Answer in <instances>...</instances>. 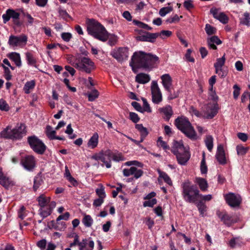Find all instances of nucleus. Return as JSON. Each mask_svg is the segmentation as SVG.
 Listing matches in <instances>:
<instances>
[{"mask_svg": "<svg viewBox=\"0 0 250 250\" xmlns=\"http://www.w3.org/2000/svg\"><path fill=\"white\" fill-rule=\"evenodd\" d=\"M226 61L225 55L221 58L216 60V62L214 64L215 68V73L218 75H221L220 72H222V67L224 65Z\"/></svg>", "mask_w": 250, "mask_h": 250, "instance_id": "obj_25", "label": "nucleus"}, {"mask_svg": "<svg viewBox=\"0 0 250 250\" xmlns=\"http://www.w3.org/2000/svg\"><path fill=\"white\" fill-rule=\"evenodd\" d=\"M244 19L241 20V23L250 26V14L248 12H246L244 14Z\"/></svg>", "mask_w": 250, "mask_h": 250, "instance_id": "obj_53", "label": "nucleus"}, {"mask_svg": "<svg viewBox=\"0 0 250 250\" xmlns=\"http://www.w3.org/2000/svg\"><path fill=\"white\" fill-rule=\"evenodd\" d=\"M242 242L240 241L239 238H234L231 239L229 241V246L231 248H234L236 245L240 246Z\"/></svg>", "mask_w": 250, "mask_h": 250, "instance_id": "obj_52", "label": "nucleus"}, {"mask_svg": "<svg viewBox=\"0 0 250 250\" xmlns=\"http://www.w3.org/2000/svg\"><path fill=\"white\" fill-rule=\"evenodd\" d=\"M135 128L139 131L141 135L140 142H143L145 137L148 135V131L146 127H145L142 124H136Z\"/></svg>", "mask_w": 250, "mask_h": 250, "instance_id": "obj_29", "label": "nucleus"}, {"mask_svg": "<svg viewBox=\"0 0 250 250\" xmlns=\"http://www.w3.org/2000/svg\"><path fill=\"white\" fill-rule=\"evenodd\" d=\"M130 119L134 123H136L140 120V118L138 115L134 112L129 113Z\"/></svg>", "mask_w": 250, "mask_h": 250, "instance_id": "obj_60", "label": "nucleus"}, {"mask_svg": "<svg viewBox=\"0 0 250 250\" xmlns=\"http://www.w3.org/2000/svg\"><path fill=\"white\" fill-rule=\"evenodd\" d=\"M37 201L40 208L46 207V206H48V205L51 202L50 197L46 196L44 194H42L39 196L37 198Z\"/></svg>", "mask_w": 250, "mask_h": 250, "instance_id": "obj_27", "label": "nucleus"}, {"mask_svg": "<svg viewBox=\"0 0 250 250\" xmlns=\"http://www.w3.org/2000/svg\"><path fill=\"white\" fill-rule=\"evenodd\" d=\"M218 104L208 103L206 106L204 117L208 119H212L218 113Z\"/></svg>", "mask_w": 250, "mask_h": 250, "instance_id": "obj_15", "label": "nucleus"}, {"mask_svg": "<svg viewBox=\"0 0 250 250\" xmlns=\"http://www.w3.org/2000/svg\"><path fill=\"white\" fill-rule=\"evenodd\" d=\"M173 10L172 7H165L162 8L159 11V14L160 16L163 17L165 16L167 14Z\"/></svg>", "mask_w": 250, "mask_h": 250, "instance_id": "obj_49", "label": "nucleus"}, {"mask_svg": "<svg viewBox=\"0 0 250 250\" xmlns=\"http://www.w3.org/2000/svg\"><path fill=\"white\" fill-rule=\"evenodd\" d=\"M162 83L165 89L168 93V100H171L177 98L179 96L178 91L172 92V79L168 74H165L161 77Z\"/></svg>", "mask_w": 250, "mask_h": 250, "instance_id": "obj_8", "label": "nucleus"}, {"mask_svg": "<svg viewBox=\"0 0 250 250\" xmlns=\"http://www.w3.org/2000/svg\"><path fill=\"white\" fill-rule=\"evenodd\" d=\"M96 192L98 195L99 198H102V199H104L105 198V193L104 192V188L103 186H101L100 188L96 189Z\"/></svg>", "mask_w": 250, "mask_h": 250, "instance_id": "obj_56", "label": "nucleus"}, {"mask_svg": "<svg viewBox=\"0 0 250 250\" xmlns=\"http://www.w3.org/2000/svg\"><path fill=\"white\" fill-rule=\"evenodd\" d=\"M143 203V206L145 207H152L155 204H156V200L155 199L146 200Z\"/></svg>", "mask_w": 250, "mask_h": 250, "instance_id": "obj_57", "label": "nucleus"}, {"mask_svg": "<svg viewBox=\"0 0 250 250\" xmlns=\"http://www.w3.org/2000/svg\"><path fill=\"white\" fill-rule=\"evenodd\" d=\"M0 109L1 111H7L9 109V106L6 101L2 99L0 100Z\"/></svg>", "mask_w": 250, "mask_h": 250, "instance_id": "obj_51", "label": "nucleus"}, {"mask_svg": "<svg viewBox=\"0 0 250 250\" xmlns=\"http://www.w3.org/2000/svg\"><path fill=\"white\" fill-rule=\"evenodd\" d=\"M56 130H53L50 125H47L46 128V134L50 140H55L56 137Z\"/></svg>", "mask_w": 250, "mask_h": 250, "instance_id": "obj_38", "label": "nucleus"}, {"mask_svg": "<svg viewBox=\"0 0 250 250\" xmlns=\"http://www.w3.org/2000/svg\"><path fill=\"white\" fill-rule=\"evenodd\" d=\"M69 213L68 212H66L65 213H64V214L59 216L56 219V222H57L58 225H61V222H60V221L61 220H67L69 219Z\"/></svg>", "mask_w": 250, "mask_h": 250, "instance_id": "obj_54", "label": "nucleus"}, {"mask_svg": "<svg viewBox=\"0 0 250 250\" xmlns=\"http://www.w3.org/2000/svg\"><path fill=\"white\" fill-rule=\"evenodd\" d=\"M26 60L27 63L30 65H35L36 63V60L33 55L30 52H26L25 53Z\"/></svg>", "mask_w": 250, "mask_h": 250, "instance_id": "obj_39", "label": "nucleus"}, {"mask_svg": "<svg viewBox=\"0 0 250 250\" xmlns=\"http://www.w3.org/2000/svg\"><path fill=\"white\" fill-rule=\"evenodd\" d=\"M22 15L24 18L27 19L28 23L32 24L34 21V18L27 12H22Z\"/></svg>", "mask_w": 250, "mask_h": 250, "instance_id": "obj_64", "label": "nucleus"}, {"mask_svg": "<svg viewBox=\"0 0 250 250\" xmlns=\"http://www.w3.org/2000/svg\"><path fill=\"white\" fill-rule=\"evenodd\" d=\"M99 93L97 90H94L91 93L88 94V100L90 101H93L98 98Z\"/></svg>", "mask_w": 250, "mask_h": 250, "instance_id": "obj_55", "label": "nucleus"}, {"mask_svg": "<svg viewBox=\"0 0 250 250\" xmlns=\"http://www.w3.org/2000/svg\"><path fill=\"white\" fill-rule=\"evenodd\" d=\"M21 128H14L11 130V139H20L22 137V133L21 131Z\"/></svg>", "mask_w": 250, "mask_h": 250, "instance_id": "obj_35", "label": "nucleus"}, {"mask_svg": "<svg viewBox=\"0 0 250 250\" xmlns=\"http://www.w3.org/2000/svg\"><path fill=\"white\" fill-rule=\"evenodd\" d=\"M92 159L96 161L100 160L105 165L106 168L111 167V160L115 162L123 161L125 160L121 153H115L109 149L101 151L92 156Z\"/></svg>", "mask_w": 250, "mask_h": 250, "instance_id": "obj_4", "label": "nucleus"}, {"mask_svg": "<svg viewBox=\"0 0 250 250\" xmlns=\"http://www.w3.org/2000/svg\"><path fill=\"white\" fill-rule=\"evenodd\" d=\"M172 34L171 31L162 30L160 33H157V37H159L162 39H166L170 37Z\"/></svg>", "mask_w": 250, "mask_h": 250, "instance_id": "obj_44", "label": "nucleus"}, {"mask_svg": "<svg viewBox=\"0 0 250 250\" xmlns=\"http://www.w3.org/2000/svg\"><path fill=\"white\" fill-rule=\"evenodd\" d=\"M182 17H183L182 16L179 17L177 15H175L174 16L171 17L169 18L168 19H167L166 21V22L167 23H171L177 22L179 21L180 19L182 18Z\"/></svg>", "mask_w": 250, "mask_h": 250, "instance_id": "obj_50", "label": "nucleus"}, {"mask_svg": "<svg viewBox=\"0 0 250 250\" xmlns=\"http://www.w3.org/2000/svg\"><path fill=\"white\" fill-rule=\"evenodd\" d=\"M43 178L40 174H38L34 179L33 189L36 191L39 187L43 184Z\"/></svg>", "mask_w": 250, "mask_h": 250, "instance_id": "obj_32", "label": "nucleus"}, {"mask_svg": "<svg viewBox=\"0 0 250 250\" xmlns=\"http://www.w3.org/2000/svg\"><path fill=\"white\" fill-rule=\"evenodd\" d=\"M162 139V138L161 137H159L157 139V143H159V145L162 147L166 152H167L168 150H170V147L167 145L166 142L163 141Z\"/></svg>", "mask_w": 250, "mask_h": 250, "instance_id": "obj_45", "label": "nucleus"}, {"mask_svg": "<svg viewBox=\"0 0 250 250\" xmlns=\"http://www.w3.org/2000/svg\"><path fill=\"white\" fill-rule=\"evenodd\" d=\"M171 150L180 165H185L190 157L189 148L184 146L182 141H174Z\"/></svg>", "mask_w": 250, "mask_h": 250, "instance_id": "obj_5", "label": "nucleus"}, {"mask_svg": "<svg viewBox=\"0 0 250 250\" xmlns=\"http://www.w3.org/2000/svg\"><path fill=\"white\" fill-rule=\"evenodd\" d=\"M195 203L200 214L202 215V216H204V213L206 211L207 208V206L202 201H200Z\"/></svg>", "mask_w": 250, "mask_h": 250, "instance_id": "obj_41", "label": "nucleus"}, {"mask_svg": "<svg viewBox=\"0 0 250 250\" xmlns=\"http://www.w3.org/2000/svg\"><path fill=\"white\" fill-rule=\"evenodd\" d=\"M156 57L143 51L135 52L131 57L130 65L136 73L139 68L150 69L153 67Z\"/></svg>", "mask_w": 250, "mask_h": 250, "instance_id": "obj_1", "label": "nucleus"}, {"mask_svg": "<svg viewBox=\"0 0 250 250\" xmlns=\"http://www.w3.org/2000/svg\"><path fill=\"white\" fill-rule=\"evenodd\" d=\"M8 57L12 61H13L17 66L21 67V56L19 53L16 52H12L7 55Z\"/></svg>", "mask_w": 250, "mask_h": 250, "instance_id": "obj_28", "label": "nucleus"}, {"mask_svg": "<svg viewBox=\"0 0 250 250\" xmlns=\"http://www.w3.org/2000/svg\"><path fill=\"white\" fill-rule=\"evenodd\" d=\"M216 215L223 223L228 227L237 222V220L231 215H229L226 211L217 210Z\"/></svg>", "mask_w": 250, "mask_h": 250, "instance_id": "obj_14", "label": "nucleus"}, {"mask_svg": "<svg viewBox=\"0 0 250 250\" xmlns=\"http://www.w3.org/2000/svg\"><path fill=\"white\" fill-rule=\"evenodd\" d=\"M21 163L25 169L32 171L36 167V161L34 156L28 155L22 158Z\"/></svg>", "mask_w": 250, "mask_h": 250, "instance_id": "obj_13", "label": "nucleus"}, {"mask_svg": "<svg viewBox=\"0 0 250 250\" xmlns=\"http://www.w3.org/2000/svg\"><path fill=\"white\" fill-rule=\"evenodd\" d=\"M134 22L138 26V27H139L141 28L146 29L147 30H151V28L148 25H147L144 23H143L141 21H134Z\"/></svg>", "mask_w": 250, "mask_h": 250, "instance_id": "obj_62", "label": "nucleus"}, {"mask_svg": "<svg viewBox=\"0 0 250 250\" xmlns=\"http://www.w3.org/2000/svg\"><path fill=\"white\" fill-rule=\"evenodd\" d=\"M12 130L10 126H7L0 132V137L6 139H11Z\"/></svg>", "mask_w": 250, "mask_h": 250, "instance_id": "obj_34", "label": "nucleus"}, {"mask_svg": "<svg viewBox=\"0 0 250 250\" xmlns=\"http://www.w3.org/2000/svg\"><path fill=\"white\" fill-rule=\"evenodd\" d=\"M27 142L32 150L38 154H43L46 149L45 144L36 136H29Z\"/></svg>", "mask_w": 250, "mask_h": 250, "instance_id": "obj_9", "label": "nucleus"}, {"mask_svg": "<svg viewBox=\"0 0 250 250\" xmlns=\"http://www.w3.org/2000/svg\"><path fill=\"white\" fill-rule=\"evenodd\" d=\"M98 142L99 135L97 132H95L89 139L87 146L90 149H94L98 146Z\"/></svg>", "mask_w": 250, "mask_h": 250, "instance_id": "obj_23", "label": "nucleus"}, {"mask_svg": "<svg viewBox=\"0 0 250 250\" xmlns=\"http://www.w3.org/2000/svg\"><path fill=\"white\" fill-rule=\"evenodd\" d=\"M56 205V204L55 202L51 201L48 206L39 209V211L40 215L43 218L48 216L51 214L52 210L55 208Z\"/></svg>", "mask_w": 250, "mask_h": 250, "instance_id": "obj_17", "label": "nucleus"}, {"mask_svg": "<svg viewBox=\"0 0 250 250\" xmlns=\"http://www.w3.org/2000/svg\"><path fill=\"white\" fill-rule=\"evenodd\" d=\"M152 100L154 103H156V81H153L151 86Z\"/></svg>", "mask_w": 250, "mask_h": 250, "instance_id": "obj_43", "label": "nucleus"}, {"mask_svg": "<svg viewBox=\"0 0 250 250\" xmlns=\"http://www.w3.org/2000/svg\"><path fill=\"white\" fill-rule=\"evenodd\" d=\"M2 67L4 70V76L7 80H10L12 78L11 72L8 67L5 66L4 65L2 64Z\"/></svg>", "mask_w": 250, "mask_h": 250, "instance_id": "obj_58", "label": "nucleus"}, {"mask_svg": "<svg viewBox=\"0 0 250 250\" xmlns=\"http://www.w3.org/2000/svg\"><path fill=\"white\" fill-rule=\"evenodd\" d=\"M72 65L79 70L88 74L90 73L96 68L94 62L90 59L86 57H80L76 59L73 62Z\"/></svg>", "mask_w": 250, "mask_h": 250, "instance_id": "obj_7", "label": "nucleus"}, {"mask_svg": "<svg viewBox=\"0 0 250 250\" xmlns=\"http://www.w3.org/2000/svg\"><path fill=\"white\" fill-rule=\"evenodd\" d=\"M49 225L50 228H54L58 230H62L66 228V225L64 222H61V225H58L57 222L52 220L50 221Z\"/></svg>", "mask_w": 250, "mask_h": 250, "instance_id": "obj_31", "label": "nucleus"}, {"mask_svg": "<svg viewBox=\"0 0 250 250\" xmlns=\"http://www.w3.org/2000/svg\"><path fill=\"white\" fill-rule=\"evenodd\" d=\"M135 167H132L129 169H124L123 170V174L125 176L127 177L133 174Z\"/></svg>", "mask_w": 250, "mask_h": 250, "instance_id": "obj_59", "label": "nucleus"}, {"mask_svg": "<svg viewBox=\"0 0 250 250\" xmlns=\"http://www.w3.org/2000/svg\"><path fill=\"white\" fill-rule=\"evenodd\" d=\"M58 12L59 14V16L64 20L66 21L68 19L71 18V17L64 9L60 8L58 10Z\"/></svg>", "mask_w": 250, "mask_h": 250, "instance_id": "obj_46", "label": "nucleus"}, {"mask_svg": "<svg viewBox=\"0 0 250 250\" xmlns=\"http://www.w3.org/2000/svg\"><path fill=\"white\" fill-rule=\"evenodd\" d=\"M27 37L21 34L20 36L11 35L9 38L8 43L11 47H23L27 43Z\"/></svg>", "mask_w": 250, "mask_h": 250, "instance_id": "obj_10", "label": "nucleus"}, {"mask_svg": "<svg viewBox=\"0 0 250 250\" xmlns=\"http://www.w3.org/2000/svg\"><path fill=\"white\" fill-rule=\"evenodd\" d=\"M203 158L201 162L200 170L202 174H206L208 171L207 166L206 164L205 154L203 153Z\"/></svg>", "mask_w": 250, "mask_h": 250, "instance_id": "obj_42", "label": "nucleus"}, {"mask_svg": "<svg viewBox=\"0 0 250 250\" xmlns=\"http://www.w3.org/2000/svg\"><path fill=\"white\" fill-rule=\"evenodd\" d=\"M207 42L209 47L214 50H216L217 48L215 43L217 45H219L222 43V41L216 36H213L208 38Z\"/></svg>", "mask_w": 250, "mask_h": 250, "instance_id": "obj_24", "label": "nucleus"}, {"mask_svg": "<svg viewBox=\"0 0 250 250\" xmlns=\"http://www.w3.org/2000/svg\"><path fill=\"white\" fill-rule=\"evenodd\" d=\"M216 158L220 164L225 165L226 164L227 161L225 151L222 145H219L217 146Z\"/></svg>", "mask_w": 250, "mask_h": 250, "instance_id": "obj_19", "label": "nucleus"}, {"mask_svg": "<svg viewBox=\"0 0 250 250\" xmlns=\"http://www.w3.org/2000/svg\"><path fill=\"white\" fill-rule=\"evenodd\" d=\"M8 14L10 15V18H12L15 23L18 25H20V23L18 21L19 19L20 14L12 9H8Z\"/></svg>", "mask_w": 250, "mask_h": 250, "instance_id": "obj_36", "label": "nucleus"}, {"mask_svg": "<svg viewBox=\"0 0 250 250\" xmlns=\"http://www.w3.org/2000/svg\"><path fill=\"white\" fill-rule=\"evenodd\" d=\"M158 110L162 118L167 122L169 121L173 114L172 107L170 105H167L165 106L159 108Z\"/></svg>", "mask_w": 250, "mask_h": 250, "instance_id": "obj_16", "label": "nucleus"}, {"mask_svg": "<svg viewBox=\"0 0 250 250\" xmlns=\"http://www.w3.org/2000/svg\"><path fill=\"white\" fill-rule=\"evenodd\" d=\"M136 81L140 83H145L150 81L148 75L144 73H140L137 75L135 78Z\"/></svg>", "mask_w": 250, "mask_h": 250, "instance_id": "obj_30", "label": "nucleus"}, {"mask_svg": "<svg viewBox=\"0 0 250 250\" xmlns=\"http://www.w3.org/2000/svg\"><path fill=\"white\" fill-rule=\"evenodd\" d=\"M236 150L238 155H244L247 153L248 148L241 145L237 146L236 147Z\"/></svg>", "mask_w": 250, "mask_h": 250, "instance_id": "obj_48", "label": "nucleus"}, {"mask_svg": "<svg viewBox=\"0 0 250 250\" xmlns=\"http://www.w3.org/2000/svg\"><path fill=\"white\" fill-rule=\"evenodd\" d=\"M157 171L159 173L158 181L160 185H161V184L162 183L163 181H164L169 186H172V181L170 179V177L166 173L160 170H157Z\"/></svg>", "mask_w": 250, "mask_h": 250, "instance_id": "obj_22", "label": "nucleus"}, {"mask_svg": "<svg viewBox=\"0 0 250 250\" xmlns=\"http://www.w3.org/2000/svg\"><path fill=\"white\" fill-rule=\"evenodd\" d=\"M213 17L218 20L220 22L224 24H226L228 21V18L227 15L222 12H219L218 10L216 8H212L210 10Z\"/></svg>", "mask_w": 250, "mask_h": 250, "instance_id": "obj_20", "label": "nucleus"}, {"mask_svg": "<svg viewBox=\"0 0 250 250\" xmlns=\"http://www.w3.org/2000/svg\"><path fill=\"white\" fill-rule=\"evenodd\" d=\"M213 137L211 135H207L205 140L206 146L209 151H211L213 148Z\"/></svg>", "mask_w": 250, "mask_h": 250, "instance_id": "obj_40", "label": "nucleus"}, {"mask_svg": "<svg viewBox=\"0 0 250 250\" xmlns=\"http://www.w3.org/2000/svg\"><path fill=\"white\" fill-rule=\"evenodd\" d=\"M110 55L117 61L122 62L126 60L128 57V49L126 47L114 49L111 51Z\"/></svg>", "mask_w": 250, "mask_h": 250, "instance_id": "obj_11", "label": "nucleus"}, {"mask_svg": "<svg viewBox=\"0 0 250 250\" xmlns=\"http://www.w3.org/2000/svg\"><path fill=\"white\" fill-rule=\"evenodd\" d=\"M227 203L231 208L239 207L242 202V198L239 195L229 192L224 196Z\"/></svg>", "mask_w": 250, "mask_h": 250, "instance_id": "obj_12", "label": "nucleus"}, {"mask_svg": "<svg viewBox=\"0 0 250 250\" xmlns=\"http://www.w3.org/2000/svg\"><path fill=\"white\" fill-rule=\"evenodd\" d=\"M0 184L6 188L14 185V182L11 178L4 175L1 167H0Z\"/></svg>", "mask_w": 250, "mask_h": 250, "instance_id": "obj_21", "label": "nucleus"}, {"mask_svg": "<svg viewBox=\"0 0 250 250\" xmlns=\"http://www.w3.org/2000/svg\"><path fill=\"white\" fill-rule=\"evenodd\" d=\"M195 182L199 186L201 191H206L208 190V185L207 181L205 178L196 177Z\"/></svg>", "mask_w": 250, "mask_h": 250, "instance_id": "obj_26", "label": "nucleus"}, {"mask_svg": "<svg viewBox=\"0 0 250 250\" xmlns=\"http://www.w3.org/2000/svg\"><path fill=\"white\" fill-rule=\"evenodd\" d=\"M233 88L234 89L233 93V98L236 99L240 94V88L237 84L234 85Z\"/></svg>", "mask_w": 250, "mask_h": 250, "instance_id": "obj_61", "label": "nucleus"}, {"mask_svg": "<svg viewBox=\"0 0 250 250\" xmlns=\"http://www.w3.org/2000/svg\"><path fill=\"white\" fill-rule=\"evenodd\" d=\"M37 246L41 249V250H44L46 246V241L45 239H42L38 241L37 243Z\"/></svg>", "mask_w": 250, "mask_h": 250, "instance_id": "obj_63", "label": "nucleus"}, {"mask_svg": "<svg viewBox=\"0 0 250 250\" xmlns=\"http://www.w3.org/2000/svg\"><path fill=\"white\" fill-rule=\"evenodd\" d=\"M182 195L184 200L188 203H195L199 198L200 191L195 185L190 184L189 181L182 185Z\"/></svg>", "mask_w": 250, "mask_h": 250, "instance_id": "obj_6", "label": "nucleus"}, {"mask_svg": "<svg viewBox=\"0 0 250 250\" xmlns=\"http://www.w3.org/2000/svg\"><path fill=\"white\" fill-rule=\"evenodd\" d=\"M87 31L89 35L101 41L105 42L108 38V33L105 28L95 20L89 21Z\"/></svg>", "mask_w": 250, "mask_h": 250, "instance_id": "obj_2", "label": "nucleus"}, {"mask_svg": "<svg viewBox=\"0 0 250 250\" xmlns=\"http://www.w3.org/2000/svg\"><path fill=\"white\" fill-rule=\"evenodd\" d=\"M82 223L84 226L87 228L91 227L93 223V220L89 215H84L83 220Z\"/></svg>", "mask_w": 250, "mask_h": 250, "instance_id": "obj_37", "label": "nucleus"}, {"mask_svg": "<svg viewBox=\"0 0 250 250\" xmlns=\"http://www.w3.org/2000/svg\"><path fill=\"white\" fill-rule=\"evenodd\" d=\"M174 125L186 137L192 140H196V132L187 117L183 116L178 117L174 121Z\"/></svg>", "mask_w": 250, "mask_h": 250, "instance_id": "obj_3", "label": "nucleus"}, {"mask_svg": "<svg viewBox=\"0 0 250 250\" xmlns=\"http://www.w3.org/2000/svg\"><path fill=\"white\" fill-rule=\"evenodd\" d=\"M142 31H140V35L136 37V40L144 42H153L156 38V33H150L148 32H143L142 34L141 33Z\"/></svg>", "mask_w": 250, "mask_h": 250, "instance_id": "obj_18", "label": "nucleus"}, {"mask_svg": "<svg viewBox=\"0 0 250 250\" xmlns=\"http://www.w3.org/2000/svg\"><path fill=\"white\" fill-rule=\"evenodd\" d=\"M205 31L208 35H211L216 33V29L209 24H206Z\"/></svg>", "mask_w": 250, "mask_h": 250, "instance_id": "obj_47", "label": "nucleus"}, {"mask_svg": "<svg viewBox=\"0 0 250 250\" xmlns=\"http://www.w3.org/2000/svg\"><path fill=\"white\" fill-rule=\"evenodd\" d=\"M35 86V82L34 80L27 82L23 87V90L26 94H29Z\"/></svg>", "mask_w": 250, "mask_h": 250, "instance_id": "obj_33", "label": "nucleus"}]
</instances>
